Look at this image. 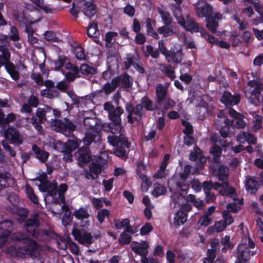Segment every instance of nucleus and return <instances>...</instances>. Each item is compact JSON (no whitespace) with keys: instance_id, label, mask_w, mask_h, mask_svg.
Instances as JSON below:
<instances>
[{"instance_id":"obj_56","label":"nucleus","mask_w":263,"mask_h":263,"mask_svg":"<svg viewBox=\"0 0 263 263\" xmlns=\"http://www.w3.org/2000/svg\"><path fill=\"white\" fill-rule=\"evenodd\" d=\"M37 8L44 10L46 13L51 12V9L46 5L44 4L40 0H30Z\"/></svg>"},{"instance_id":"obj_43","label":"nucleus","mask_w":263,"mask_h":263,"mask_svg":"<svg viewBox=\"0 0 263 263\" xmlns=\"http://www.w3.org/2000/svg\"><path fill=\"white\" fill-rule=\"evenodd\" d=\"M87 34L91 37H97L99 35L97 23L92 22L89 25L87 29Z\"/></svg>"},{"instance_id":"obj_27","label":"nucleus","mask_w":263,"mask_h":263,"mask_svg":"<svg viewBox=\"0 0 263 263\" xmlns=\"http://www.w3.org/2000/svg\"><path fill=\"white\" fill-rule=\"evenodd\" d=\"M67 190V186L66 184H61L60 185L58 189L57 188L58 197L57 196L56 202H54V205H57L60 202L64 203L65 197L64 194Z\"/></svg>"},{"instance_id":"obj_55","label":"nucleus","mask_w":263,"mask_h":263,"mask_svg":"<svg viewBox=\"0 0 263 263\" xmlns=\"http://www.w3.org/2000/svg\"><path fill=\"white\" fill-rule=\"evenodd\" d=\"M28 215V211L24 208H17V221L20 222L21 220L25 219Z\"/></svg>"},{"instance_id":"obj_44","label":"nucleus","mask_w":263,"mask_h":263,"mask_svg":"<svg viewBox=\"0 0 263 263\" xmlns=\"http://www.w3.org/2000/svg\"><path fill=\"white\" fill-rule=\"evenodd\" d=\"M172 199L174 202V206H182L184 207L187 206L186 204H184L183 202L184 201V197L179 193H174L172 196Z\"/></svg>"},{"instance_id":"obj_12","label":"nucleus","mask_w":263,"mask_h":263,"mask_svg":"<svg viewBox=\"0 0 263 263\" xmlns=\"http://www.w3.org/2000/svg\"><path fill=\"white\" fill-rule=\"evenodd\" d=\"M183 56L182 48L179 45H175L170 49L165 58L168 63L178 64L181 62Z\"/></svg>"},{"instance_id":"obj_34","label":"nucleus","mask_w":263,"mask_h":263,"mask_svg":"<svg viewBox=\"0 0 263 263\" xmlns=\"http://www.w3.org/2000/svg\"><path fill=\"white\" fill-rule=\"evenodd\" d=\"M118 86V80L114 78L111 82L105 83L103 85L102 89L106 95H109L114 91Z\"/></svg>"},{"instance_id":"obj_4","label":"nucleus","mask_w":263,"mask_h":263,"mask_svg":"<svg viewBox=\"0 0 263 263\" xmlns=\"http://www.w3.org/2000/svg\"><path fill=\"white\" fill-rule=\"evenodd\" d=\"M262 89L263 85L260 82L250 80L248 82L244 92L252 104L258 106L261 103L263 99L261 95V91Z\"/></svg>"},{"instance_id":"obj_29","label":"nucleus","mask_w":263,"mask_h":263,"mask_svg":"<svg viewBox=\"0 0 263 263\" xmlns=\"http://www.w3.org/2000/svg\"><path fill=\"white\" fill-rule=\"evenodd\" d=\"M236 139L240 142H241V140L244 139L248 143L252 144H254L256 142V139L254 136L251 133L247 132H243L242 133L238 134Z\"/></svg>"},{"instance_id":"obj_33","label":"nucleus","mask_w":263,"mask_h":263,"mask_svg":"<svg viewBox=\"0 0 263 263\" xmlns=\"http://www.w3.org/2000/svg\"><path fill=\"white\" fill-rule=\"evenodd\" d=\"M118 80V86H121L123 88H128L132 86V82L127 74L121 75L120 77L115 78Z\"/></svg>"},{"instance_id":"obj_8","label":"nucleus","mask_w":263,"mask_h":263,"mask_svg":"<svg viewBox=\"0 0 263 263\" xmlns=\"http://www.w3.org/2000/svg\"><path fill=\"white\" fill-rule=\"evenodd\" d=\"M39 214H33L31 217L28 219L24 224V227L34 238L38 237L39 233L37 228L40 226V221L38 219Z\"/></svg>"},{"instance_id":"obj_57","label":"nucleus","mask_w":263,"mask_h":263,"mask_svg":"<svg viewBox=\"0 0 263 263\" xmlns=\"http://www.w3.org/2000/svg\"><path fill=\"white\" fill-rule=\"evenodd\" d=\"M66 62V58L64 56L59 57L57 60L53 61L54 68L55 70H59L62 67L64 64Z\"/></svg>"},{"instance_id":"obj_53","label":"nucleus","mask_w":263,"mask_h":263,"mask_svg":"<svg viewBox=\"0 0 263 263\" xmlns=\"http://www.w3.org/2000/svg\"><path fill=\"white\" fill-rule=\"evenodd\" d=\"M0 51L1 52L0 57L5 60V61L9 62L10 53L5 45H0Z\"/></svg>"},{"instance_id":"obj_5","label":"nucleus","mask_w":263,"mask_h":263,"mask_svg":"<svg viewBox=\"0 0 263 263\" xmlns=\"http://www.w3.org/2000/svg\"><path fill=\"white\" fill-rule=\"evenodd\" d=\"M173 12L178 23L185 30L191 33L198 32L199 30V24L191 17L190 14H187L185 17L183 16L180 6H175V8L173 9Z\"/></svg>"},{"instance_id":"obj_15","label":"nucleus","mask_w":263,"mask_h":263,"mask_svg":"<svg viewBox=\"0 0 263 263\" xmlns=\"http://www.w3.org/2000/svg\"><path fill=\"white\" fill-rule=\"evenodd\" d=\"M219 245L218 240H215L211 242V248L209 249L207 252V257L205 258L203 263H224L222 259L217 258L214 262L213 260L216 257V250Z\"/></svg>"},{"instance_id":"obj_31","label":"nucleus","mask_w":263,"mask_h":263,"mask_svg":"<svg viewBox=\"0 0 263 263\" xmlns=\"http://www.w3.org/2000/svg\"><path fill=\"white\" fill-rule=\"evenodd\" d=\"M258 182L255 179L251 177H247L246 179V190L251 194L256 193L257 190Z\"/></svg>"},{"instance_id":"obj_58","label":"nucleus","mask_w":263,"mask_h":263,"mask_svg":"<svg viewBox=\"0 0 263 263\" xmlns=\"http://www.w3.org/2000/svg\"><path fill=\"white\" fill-rule=\"evenodd\" d=\"M110 212L106 209H103L98 212L97 219L100 223H102L106 217H108Z\"/></svg>"},{"instance_id":"obj_35","label":"nucleus","mask_w":263,"mask_h":263,"mask_svg":"<svg viewBox=\"0 0 263 263\" xmlns=\"http://www.w3.org/2000/svg\"><path fill=\"white\" fill-rule=\"evenodd\" d=\"M15 115L12 113L9 114L6 117L4 112L0 111V126L4 128L6 124L15 119Z\"/></svg>"},{"instance_id":"obj_28","label":"nucleus","mask_w":263,"mask_h":263,"mask_svg":"<svg viewBox=\"0 0 263 263\" xmlns=\"http://www.w3.org/2000/svg\"><path fill=\"white\" fill-rule=\"evenodd\" d=\"M159 69L171 80H174L175 79V70L171 65L159 64Z\"/></svg>"},{"instance_id":"obj_25","label":"nucleus","mask_w":263,"mask_h":263,"mask_svg":"<svg viewBox=\"0 0 263 263\" xmlns=\"http://www.w3.org/2000/svg\"><path fill=\"white\" fill-rule=\"evenodd\" d=\"M159 33L166 37L176 34L173 26L172 24H164L157 29Z\"/></svg>"},{"instance_id":"obj_32","label":"nucleus","mask_w":263,"mask_h":263,"mask_svg":"<svg viewBox=\"0 0 263 263\" xmlns=\"http://www.w3.org/2000/svg\"><path fill=\"white\" fill-rule=\"evenodd\" d=\"M5 137L12 144H15L16 143V128L13 127H9L5 132Z\"/></svg>"},{"instance_id":"obj_30","label":"nucleus","mask_w":263,"mask_h":263,"mask_svg":"<svg viewBox=\"0 0 263 263\" xmlns=\"http://www.w3.org/2000/svg\"><path fill=\"white\" fill-rule=\"evenodd\" d=\"M77 155L79 162L87 163L90 161L91 157L90 153L86 148L80 149L78 152Z\"/></svg>"},{"instance_id":"obj_6","label":"nucleus","mask_w":263,"mask_h":263,"mask_svg":"<svg viewBox=\"0 0 263 263\" xmlns=\"http://www.w3.org/2000/svg\"><path fill=\"white\" fill-rule=\"evenodd\" d=\"M13 223L10 220L0 222V248L3 247L12 234Z\"/></svg>"},{"instance_id":"obj_50","label":"nucleus","mask_w":263,"mask_h":263,"mask_svg":"<svg viewBox=\"0 0 263 263\" xmlns=\"http://www.w3.org/2000/svg\"><path fill=\"white\" fill-rule=\"evenodd\" d=\"M166 191V190L163 186L160 184H155L154 185V190L152 192V195L154 196L157 197L165 194Z\"/></svg>"},{"instance_id":"obj_19","label":"nucleus","mask_w":263,"mask_h":263,"mask_svg":"<svg viewBox=\"0 0 263 263\" xmlns=\"http://www.w3.org/2000/svg\"><path fill=\"white\" fill-rule=\"evenodd\" d=\"M168 87L162 84H158L156 87V102L158 106H162L167 93Z\"/></svg>"},{"instance_id":"obj_49","label":"nucleus","mask_w":263,"mask_h":263,"mask_svg":"<svg viewBox=\"0 0 263 263\" xmlns=\"http://www.w3.org/2000/svg\"><path fill=\"white\" fill-rule=\"evenodd\" d=\"M205 21L206 27L212 32H215L218 27V23L211 16L206 18Z\"/></svg>"},{"instance_id":"obj_47","label":"nucleus","mask_w":263,"mask_h":263,"mask_svg":"<svg viewBox=\"0 0 263 263\" xmlns=\"http://www.w3.org/2000/svg\"><path fill=\"white\" fill-rule=\"evenodd\" d=\"M138 175L142 181V183L141 185V191L143 192H146L151 184L149 179L143 174L138 173Z\"/></svg>"},{"instance_id":"obj_42","label":"nucleus","mask_w":263,"mask_h":263,"mask_svg":"<svg viewBox=\"0 0 263 263\" xmlns=\"http://www.w3.org/2000/svg\"><path fill=\"white\" fill-rule=\"evenodd\" d=\"M229 174V169L227 167L223 165H220L218 167L217 175L220 181H225Z\"/></svg>"},{"instance_id":"obj_24","label":"nucleus","mask_w":263,"mask_h":263,"mask_svg":"<svg viewBox=\"0 0 263 263\" xmlns=\"http://www.w3.org/2000/svg\"><path fill=\"white\" fill-rule=\"evenodd\" d=\"M32 149L34 153L35 157L37 159L40 160L42 162H45L49 157V153L43 149H41L39 147L36 145H33Z\"/></svg>"},{"instance_id":"obj_36","label":"nucleus","mask_w":263,"mask_h":263,"mask_svg":"<svg viewBox=\"0 0 263 263\" xmlns=\"http://www.w3.org/2000/svg\"><path fill=\"white\" fill-rule=\"evenodd\" d=\"M253 6L255 11L260 14L259 17L252 20L253 24L257 25L259 23H263V6L258 3H254Z\"/></svg>"},{"instance_id":"obj_41","label":"nucleus","mask_w":263,"mask_h":263,"mask_svg":"<svg viewBox=\"0 0 263 263\" xmlns=\"http://www.w3.org/2000/svg\"><path fill=\"white\" fill-rule=\"evenodd\" d=\"M47 192L49 196L53 198L55 200L54 202H56L57 196V183L56 182L51 183L49 181H47Z\"/></svg>"},{"instance_id":"obj_60","label":"nucleus","mask_w":263,"mask_h":263,"mask_svg":"<svg viewBox=\"0 0 263 263\" xmlns=\"http://www.w3.org/2000/svg\"><path fill=\"white\" fill-rule=\"evenodd\" d=\"M74 54L78 60L81 61L85 60L84 50L81 47L78 46L76 47L74 50Z\"/></svg>"},{"instance_id":"obj_52","label":"nucleus","mask_w":263,"mask_h":263,"mask_svg":"<svg viewBox=\"0 0 263 263\" xmlns=\"http://www.w3.org/2000/svg\"><path fill=\"white\" fill-rule=\"evenodd\" d=\"M145 54L146 57L151 55L154 59H157L159 57V52L158 50H155L151 45L146 46Z\"/></svg>"},{"instance_id":"obj_48","label":"nucleus","mask_w":263,"mask_h":263,"mask_svg":"<svg viewBox=\"0 0 263 263\" xmlns=\"http://www.w3.org/2000/svg\"><path fill=\"white\" fill-rule=\"evenodd\" d=\"M210 152L213 155L214 161L217 162L221 154L220 147L217 145L216 143H214L212 147L210 149Z\"/></svg>"},{"instance_id":"obj_17","label":"nucleus","mask_w":263,"mask_h":263,"mask_svg":"<svg viewBox=\"0 0 263 263\" xmlns=\"http://www.w3.org/2000/svg\"><path fill=\"white\" fill-rule=\"evenodd\" d=\"M250 256V248L247 244L242 243L237 247V263H245Z\"/></svg>"},{"instance_id":"obj_16","label":"nucleus","mask_w":263,"mask_h":263,"mask_svg":"<svg viewBox=\"0 0 263 263\" xmlns=\"http://www.w3.org/2000/svg\"><path fill=\"white\" fill-rule=\"evenodd\" d=\"M127 110L128 112L127 116L128 122L133 124L134 120L140 121L141 120L143 107L142 104H138L133 107L132 110L127 108Z\"/></svg>"},{"instance_id":"obj_3","label":"nucleus","mask_w":263,"mask_h":263,"mask_svg":"<svg viewBox=\"0 0 263 263\" xmlns=\"http://www.w3.org/2000/svg\"><path fill=\"white\" fill-rule=\"evenodd\" d=\"M104 128L107 127L106 130L110 132L114 135L108 136L107 137L108 142L112 145L116 146L119 144L124 145L126 147L128 146L127 139L123 134L122 126L121 123L112 122L107 124L106 126H103Z\"/></svg>"},{"instance_id":"obj_39","label":"nucleus","mask_w":263,"mask_h":263,"mask_svg":"<svg viewBox=\"0 0 263 263\" xmlns=\"http://www.w3.org/2000/svg\"><path fill=\"white\" fill-rule=\"evenodd\" d=\"M187 215L182 211H179L175 214L174 217V224L176 226L182 224L186 220Z\"/></svg>"},{"instance_id":"obj_63","label":"nucleus","mask_w":263,"mask_h":263,"mask_svg":"<svg viewBox=\"0 0 263 263\" xmlns=\"http://www.w3.org/2000/svg\"><path fill=\"white\" fill-rule=\"evenodd\" d=\"M46 111L41 108H39L36 110V116L39 119L40 123H43L46 120Z\"/></svg>"},{"instance_id":"obj_38","label":"nucleus","mask_w":263,"mask_h":263,"mask_svg":"<svg viewBox=\"0 0 263 263\" xmlns=\"http://www.w3.org/2000/svg\"><path fill=\"white\" fill-rule=\"evenodd\" d=\"M158 11L164 24H172V18L168 12L165 11L162 7H158Z\"/></svg>"},{"instance_id":"obj_40","label":"nucleus","mask_w":263,"mask_h":263,"mask_svg":"<svg viewBox=\"0 0 263 263\" xmlns=\"http://www.w3.org/2000/svg\"><path fill=\"white\" fill-rule=\"evenodd\" d=\"M73 215L77 219L82 220L88 218L90 214L86 209L84 208H80L74 212Z\"/></svg>"},{"instance_id":"obj_45","label":"nucleus","mask_w":263,"mask_h":263,"mask_svg":"<svg viewBox=\"0 0 263 263\" xmlns=\"http://www.w3.org/2000/svg\"><path fill=\"white\" fill-rule=\"evenodd\" d=\"M217 117L218 119L215 122L216 128H220L223 125H227L230 123V121L226 118L221 112L218 114Z\"/></svg>"},{"instance_id":"obj_11","label":"nucleus","mask_w":263,"mask_h":263,"mask_svg":"<svg viewBox=\"0 0 263 263\" xmlns=\"http://www.w3.org/2000/svg\"><path fill=\"white\" fill-rule=\"evenodd\" d=\"M194 6L196 14L199 17L207 18L213 13L212 8L204 1L199 0Z\"/></svg>"},{"instance_id":"obj_46","label":"nucleus","mask_w":263,"mask_h":263,"mask_svg":"<svg viewBox=\"0 0 263 263\" xmlns=\"http://www.w3.org/2000/svg\"><path fill=\"white\" fill-rule=\"evenodd\" d=\"M25 191L28 198L34 204L38 203L39 200L37 196L34 194L33 189L28 184L25 186Z\"/></svg>"},{"instance_id":"obj_10","label":"nucleus","mask_w":263,"mask_h":263,"mask_svg":"<svg viewBox=\"0 0 263 263\" xmlns=\"http://www.w3.org/2000/svg\"><path fill=\"white\" fill-rule=\"evenodd\" d=\"M52 127L57 132H61L65 135H67L66 132L70 133L74 131L76 128L74 124L67 118L55 121Z\"/></svg>"},{"instance_id":"obj_9","label":"nucleus","mask_w":263,"mask_h":263,"mask_svg":"<svg viewBox=\"0 0 263 263\" xmlns=\"http://www.w3.org/2000/svg\"><path fill=\"white\" fill-rule=\"evenodd\" d=\"M72 234L75 240L83 245L88 247L92 243L91 234L84 230L73 229Z\"/></svg>"},{"instance_id":"obj_26","label":"nucleus","mask_w":263,"mask_h":263,"mask_svg":"<svg viewBox=\"0 0 263 263\" xmlns=\"http://www.w3.org/2000/svg\"><path fill=\"white\" fill-rule=\"evenodd\" d=\"M219 193L223 196H230L233 200L235 199V190L233 187H229L227 182L222 183V187L219 190Z\"/></svg>"},{"instance_id":"obj_1","label":"nucleus","mask_w":263,"mask_h":263,"mask_svg":"<svg viewBox=\"0 0 263 263\" xmlns=\"http://www.w3.org/2000/svg\"><path fill=\"white\" fill-rule=\"evenodd\" d=\"M38 247L35 240L25 237L22 234H17V257L30 256L37 260L39 258L36 254Z\"/></svg>"},{"instance_id":"obj_18","label":"nucleus","mask_w":263,"mask_h":263,"mask_svg":"<svg viewBox=\"0 0 263 263\" xmlns=\"http://www.w3.org/2000/svg\"><path fill=\"white\" fill-rule=\"evenodd\" d=\"M240 100L239 95H232L229 92L225 91L221 97V102L226 105L237 104Z\"/></svg>"},{"instance_id":"obj_59","label":"nucleus","mask_w":263,"mask_h":263,"mask_svg":"<svg viewBox=\"0 0 263 263\" xmlns=\"http://www.w3.org/2000/svg\"><path fill=\"white\" fill-rule=\"evenodd\" d=\"M210 139L213 143H219L222 147H227L228 146V142H226L225 140L219 139V137L215 134L212 135L211 136Z\"/></svg>"},{"instance_id":"obj_64","label":"nucleus","mask_w":263,"mask_h":263,"mask_svg":"<svg viewBox=\"0 0 263 263\" xmlns=\"http://www.w3.org/2000/svg\"><path fill=\"white\" fill-rule=\"evenodd\" d=\"M157 50H158L159 52H160L165 57L168 53L169 50H168L166 47L165 43L164 41L160 40L158 42V48Z\"/></svg>"},{"instance_id":"obj_62","label":"nucleus","mask_w":263,"mask_h":263,"mask_svg":"<svg viewBox=\"0 0 263 263\" xmlns=\"http://www.w3.org/2000/svg\"><path fill=\"white\" fill-rule=\"evenodd\" d=\"M175 105L176 102L174 100L170 98H167L166 99H165V100L163 102V104L162 105L163 109L165 110H166L168 109L173 108L174 106H175Z\"/></svg>"},{"instance_id":"obj_37","label":"nucleus","mask_w":263,"mask_h":263,"mask_svg":"<svg viewBox=\"0 0 263 263\" xmlns=\"http://www.w3.org/2000/svg\"><path fill=\"white\" fill-rule=\"evenodd\" d=\"M141 103L142 104L143 107H144L145 109L147 110H153L155 109H158L161 106H158V104L156 105L153 104L152 100H149L147 97H144L141 99Z\"/></svg>"},{"instance_id":"obj_22","label":"nucleus","mask_w":263,"mask_h":263,"mask_svg":"<svg viewBox=\"0 0 263 263\" xmlns=\"http://www.w3.org/2000/svg\"><path fill=\"white\" fill-rule=\"evenodd\" d=\"M114 224L115 228L117 229L124 228L125 232L132 234L134 233V231L130 226L129 220L127 218L124 219L122 220L115 219L114 220Z\"/></svg>"},{"instance_id":"obj_14","label":"nucleus","mask_w":263,"mask_h":263,"mask_svg":"<svg viewBox=\"0 0 263 263\" xmlns=\"http://www.w3.org/2000/svg\"><path fill=\"white\" fill-rule=\"evenodd\" d=\"M190 102L196 107L207 108L209 106L211 99L206 95H201L199 93H195L193 97L188 99Z\"/></svg>"},{"instance_id":"obj_2","label":"nucleus","mask_w":263,"mask_h":263,"mask_svg":"<svg viewBox=\"0 0 263 263\" xmlns=\"http://www.w3.org/2000/svg\"><path fill=\"white\" fill-rule=\"evenodd\" d=\"M13 183L11 178L5 177L0 174V196H7L9 202L11 205L8 206V209L12 213H16V195L15 194V189L11 186L10 184Z\"/></svg>"},{"instance_id":"obj_13","label":"nucleus","mask_w":263,"mask_h":263,"mask_svg":"<svg viewBox=\"0 0 263 263\" xmlns=\"http://www.w3.org/2000/svg\"><path fill=\"white\" fill-rule=\"evenodd\" d=\"M77 7L88 18H91L96 13L92 0H80Z\"/></svg>"},{"instance_id":"obj_51","label":"nucleus","mask_w":263,"mask_h":263,"mask_svg":"<svg viewBox=\"0 0 263 263\" xmlns=\"http://www.w3.org/2000/svg\"><path fill=\"white\" fill-rule=\"evenodd\" d=\"M41 95L43 97L52 99L58 96V92L57 90H52L49 88H46L41 91Z\"/></svg>"},{"instance_id":"obj_61","label":"nucleus","mask_w":263,"mask_h":263,"mask_svg":"<svg viewBox=\"0 0 263 263\" xmlns=\"http://www.w3.org/2000/svg\"><path fill=\"white\" fill-rule=\"evenodd\" d=\"M230 238L229 236L226 235L224 237L222 238L221 239V243L222 245L225 246L226 247H223L222 249V251L224 252L226 251V248H232L233 246L230 242Z\"/></svg>"},{"instance_id":"obj_7","label":"nucleus","mask_w":263,"mask_h":263,"mask_svg":"<svg viewBox=\"0 0 263 263\" xmlns=\"http://www.w3.org/2000/svg\"><path fill=\"white\" fill-rule=\"evenodd\" d=\"M104 109L108 112V118L112 122H121V115L124 110L121 107H115L110 102H106L104 104Z\"/></svg>"},{"instance_id":"obj_20","label":"nucleus","mask_w":263,"mask_h":263,"mask_svg":"<svg viewBox=\"0 0 263 263\" xmlns=\"http://www.w3.org/2000/svg\"><path fill=\"white\" fill-rule=\"evenodd\" d=\"M132 250L137 254L143 256L148 254V245L146 241H142L139 245H131Z\"/></svg>"},{"instance_id":"obj_23","label":"nucleus","mask_w":263,"mask_h":263,"mask_svg":"<svg viewBox=\"0 0 263 263\" xmlns=\"http://www.w3.org/2000/svg\"><path fill=\"white\" fill-rule=\"evenodd\" d=\"M226 228V224L221 220L216 221L214 225L209 227L207 229V233L210 235H212L215 232L219 233L222 232Z\"/></svg>"},{"instance_id":"obj_54","label":"nucleus","mask_w":263,"mask_h":263,"mask_svg":"<svg viewBox=\"0 0 263 263\" xmlns=\"http://www.w3.org/2000/svg\"><path fill=\"white\" fill-rule=\"evenodd\" d=\"M221 214L223 219L222 221L226 224L227 227L233 222L232 216L228 211L224 210L222 211Z\"/></svg>"},{"instance_id":"obj_21","label":"nucleus","mask_w":263,"mask_h":263,"mask_svg":"<svg viewBox=\"0 0 263 263\" xmlns=\"http://www.w3.org/2000/svg\"><path fill=\"white\" fill-rule=\"evenodd\" d=\"M96 138H97V140L100 139L99 133L93 128L90 127L86 132L85 136L83 138V140L86 145H88L92 141H95Z\"/></svg>"}]
</instances>
